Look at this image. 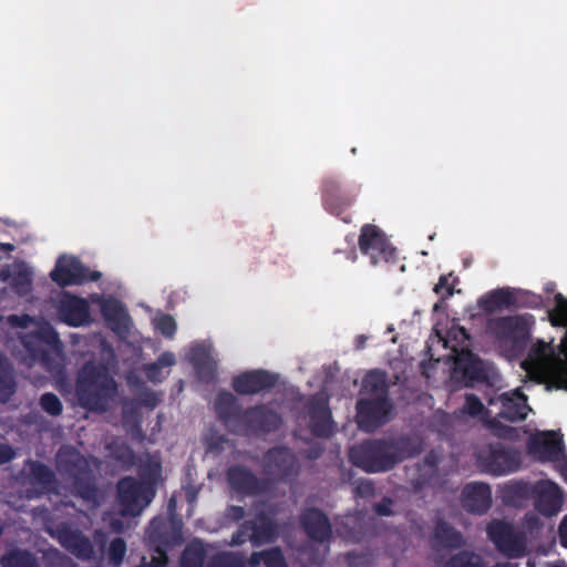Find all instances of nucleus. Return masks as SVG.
<instances>
[{"instance_id": "nucleus-32", "label": "nucleus", "mask_w": 567, "mask_h": 567, "mask_svg": "<svg viewBox=\"0 0 567 567\" xmlns=\"http://www.w3.org/2000/svg\"><path fill=\"white\" fill-rule=\"evenodd\" d=\"M515 302V291L509 288H498L482 296L477 305L484 312L493 313L502 308H512Z\"/></svg>"}, {"instance_id": "nucleus-64", "label": "nucleus", "mask_w": 567, "mask_h": 567, "mask_svg": "<svg viewBox=\"0 0 567 567\" xmlns=\"http://www.w3.org/2000/svg\"><path fill=\"white\" fill-rule=\"evenodd\" d=\"M146 377L152 382H158L162 380V370H152V363L145 368Z\"/></svg>"}, {"instance_id": "nucleus-57", "label": "nucleus", "mask_w": 567, "mask_h": 567, "mask_svg": "<svg viewBox=\"0 0 567 567\" xmlns=\"http://www.w3.org/2000/svg\"><path fill=\"white\" fill-rule=\"evenodd\" d=\"M393 499L390 497H383L381 502L373 505V511L379 516H392Z\"/></svg>"}, {"instance_id": "nucleus-61", "label": "nucleus", "mask_w": 567, "mask_h": 567, "mask_svg": "<svg viewBox=\"0 0 567 567\" xmlns=\"http://www.w3.org/2000/svg\"><path fill=\"white\" fill-rule=\"evenodd\" d=\"M14 457L12 447L8 444H0V465L10 462Z\"/></svg>"}, {"instance_id": "nucleus-60", "label": "nucleus", "mask_w": 567, "mask_h": 567, "mask_svg": "<svg viewBox=\"0 0 567 567\" xmlns=\"http://www.w3.org/2000/svg\"><path fill=\"white\" fill-rule=\"evenodd\" d=\"M159 556L152 557L151 561L147 563V567H168V557L165 551L157 548Z\"/></svg>"}, {"instance_id": "nucleus-17", "label": "nucleus", "mask_w": 567, "mask_h": 567, "mask_svg": "<svg viewBox=\"0 0 567 567\" xmlns=\"http://www.w3.org/2000/svg\"><path fill=\"white\" fill-rule=\"evenodd\" d=\"M299 523L307 537L315 543L329 542L332 526L329 517L317 507H307L299 515Z\"/></svg>"}, {"instance_id": "nucleus-22", "label": "nucleus", "mask_w": 567, "mask_h": 567, "mask_svg": "<svg viewBox=\"0 0 567 567\" xmlns=\"http://www.w3.org/2000/svg\"><path fill=\"white\" fill-rule=\"evenodd\" d=\"M244 527H249V540L254 547L275 542L279 534L277 522L264 511L256 514L254 519L245 520Z\"/></svg>"}, {"instance_id": "nucleus-45", "label": "nucleus", "mask_w": 567, "mask_h": 567, "mask_svg": "<svg viewBox=\"0 0 567 567\" xmlns=\"http://www.w3.org/2000/svg\"><path fill=\"white\" fill-rule=\"evenodd\" d=\"M39 405L43 412L51 416H59L63 412V404L59 396L52 392H45L40 396Z\"/></svg>"}, {"instance_id": "nucleus-33", "label": "nucleus", "mask_w": 567, "mask_h": 567, "mask_svg": "<svg viewBox=\"0 0 567 567\" xmlns=\"http://www.w3.org/2000/svg\"><path fill=\"white\" fill-rule=\"evenodd\" d=\"M189 360L202 380L210 381L215 377V362L210 358L208 350L203 346H196L190 349Z\"/></svg>"}, {"instance_id": "nucleus-56", "label": "nucleus", "mask_w": 567, "mask_h": 567, "mask_svg": "<svg viewBox=\"0 0 567 567\" xmlns=\"http://www.w3.org/2000/svg\"><path fill=\"white\" fill-rule=\"evenodd\" d=\"M176 363L175 354L173 352H163L158 355L157 360L152 363V370H162L169 368Z\"/></svg>"}, {"instance_id": "nucleus-27", "label": "nucleus", "mask_w": 567, "mask_h": 567, "mask_svg": "<svg viewBox=\"0 0 567 567\" xmlns=\"http://www.w3.org/2000/svg\"><path fill=\"white\" fill-rule=\"evenodd\" d=\"M535 508L546 517L557 515L563 506V492L555 483H547L535 492Z\"/></svg>"}, {"instance_id": "nucleus-48", "label": "nucleus", "mask_w": 567, "mask_h": 567, "mask_svg": "<svg viewBox=\"0 0 567 567\" xmlns=\"http://www.w3.org/2000/svg\"><path fill=\"white\" fill-rule=\"evenodd\" d=\"M461 414H465L472 417H476L487 412L481 399L474 393H467L465 395V402L460 410Z\"/></svg>"}, {"instance_id": "nucleus-25", "label": "nucleus", "mask_w": 567, "mask_h": 567, "mask_svg": "<svg viewBox=\"0 0 567 567\" xmlns=\"http://www.w3.org/2000/svg\"><path fill=\"white\" fill-rule=\"evenodd\" d=\"M501 411L497 416L509 422L524 421L528 414L527 396L520 391L506 392L498 398Z\"/></svg>"}, {"instance_id": "nucleus-38", "label": "nucleus", "mask_w": 567, "mask_h": 567, "mask_svg": "<svg viewBox=\"0 0 567 567\" xmlns=\"http://www.w3.org/2000/svg\"><path fill=\"white\" fill-rule=\"evenodd\" d=\"M16 392L13 370L0 352V402H7Z\"/></svg>"}, {"instance_id": "nucleus-2", "label": "nucleus", "mask_w": 567, "mask_h": 567, "mask_svg": "<svg viewBox=\"0 0 567 567\" xmlns=\"http://www.w3.org/2000/svg\"><path fill=\"white\" fill-rule=\"evenodd\" d=\"M215 411L219 421L236 435L260 436L274 433L282 425V417L266 404L243 409L230 392L221 391L215 399Z\"/></svg>"}, {"instance_id": "nucleus-14", "label": "nucleus", "mask_w": 567, "mask_h": 567, "mask_svg": "<svg viewBox=\"0 0 567 567\" xmlns=\"http://www.w3.org/2000/svg\"><path fill=\"white\" fill-rule=\"evenodd\" d=\"M27 475L30 488L27 489L29 498H39L44 495L59 493V481L54 471L40 461H28Z\"/></svg>"}, {"instance_id": "nucleus-13", "label": "nucleus", "mask_w": 567, "mask_h": 567, "mask_svg": "<svg viewBox=\"0 0 567 567\" xmlns=\"http://www.w3.org/2000/svg\"><path fill=\"white\" fill-rule=\"evenodd\" d=\"M229 487L243 496H258L268 492L269 481L258 477L245 465H233L226 472Z\"/></svg>"}, {"instance_id": "nucleus-52", "label": "nucleus", "mask_w": 567, "mask_h": 567, "mask_svg": "<svg viewBox=\"0 0 567 567\" xmlns=\"http://www.w3.org/2000/svg\"><path fill=\"white\" fill-rule=\"evenodd\" d=\"M523 528L530 535H537L543 528V522L537 514L528 512L524 515L522 520Z\"/></svg>"}, {"instance_id": "nucleus-26", "label": "nucleus", "mask_w": 567, "mask_h": 567, "mask_svg": "<svg viewBox=\"0 0 567 567\" xmlns=\"http://www.w3.org/2000/svg\"><path fill=\"white\" fill-rule=\"evenodd\" d=\"M63 347H42L41 344L30 343L25 349L24 361L32 367L40 364L44 370L53 372L60 367Z\"/></svg>"}, {"instance_id": "nucleus-51", "label": "nucleus", "mask_w": 567, "mask_h": 567, "mask_svg": "<svg viewBox=\"0 0 567 567\" xmlns=\"http://www.w3.org/2000/svg\"><path fill=\"white\" fill-rule=\"evenodd\" d=\"M264 565L266 567H288L284 553L279 547L264 550Z\"/></svg>"}, {"instance_id": "nucleus-40", "label": "nucleus", "mask_w": 567, "mask_h": 567, "mask_svg": "<svg viewBox=\"0 0 567 567\" xmlns=\"http://www.w3.org/2000/svg\"><path fill=\"white\" fill-rule=\"evenodd\" d=\"M162 474V465L157 461L146 460L138 466L140 483L154 488Z\"/></svg>"}, {"instance_id": "nucleus-37", "label": "nucleus", "mask_w": 567, "mask_h": 567, "mask_svg": "<svg viewBox=\"0 0 567 567\" xmlns=\"http://www.w3.org/2000/svg\"><path fill=\"white\" fill-rule=\"evenodd\" d=\"M122 423L131 432H141L142 412L138 401L126 399L122 403Z\"/></svg>"}, {"instance_id": "nucleus-21", "label": "nucleus", "mask_w": 567, "mask_h": 567, "mask_svg": "<svg viewBox=\"0 0 567 567\" xmlns=\"http://www.w3.org/2000/svg\"><path fill=\"white\" fill-rule=\"evenodd\" d=\"M430 543L436 550H456L463 548L466 540L463 533L451 523L437 518L430 535Z\"/></svg>"}, {"instance_id": "nucleus-8", "label": "nucleus", "mask_w": 567, "mask_h": 567, "mask_svg": "<svg viewBox=\"0 0 567 567\" xmlns=\"http://www.w3.org/2000/svg\"><path fill=\"white\" fill-rule=\"evenodd\" d=\"M358 245L361 254L369 257L372 266L395 258V248L384 231L375 225L364 224L361 227Z\"/></svg>"}, {"instance_id": "nucleus-59", "label": "nucleus", "mask_w": 567, "mask_h": 567, "mask_svg": "<svg viewBox=\"0 0 567 567\" xmlns=\"http://www.w3.org/2000/svg\"><path fill=\"white\" fill-rule=\"evenodd\" d=\"M245 508L243 506L229 505L226 508V517L233 522H239L245 517Z\"/></svg>"}, {"instance_id": "nucleus-20", "label": "nucleus", "mask_w": 567, "mask_h": 567, "mask_svg": "<svg viewBox=\"0 0 567 567\" xmlns=\"http://www.w3.org/2000/svg\"><path fill=\"white\" fill-rule=\"evenodd\" d=\"M58 313L70 327H81L91 322L89 302L79 296L65 295L59 302Z\"/></svg>"}, {"instance_id": "nucleus-18", "label": "nucleus", "mask_w": 567, "mask_h": 567, "mask_svg": "<svg viewBox=\"0 0 567 567\" xmlns=\"http://www.w3.org/2000/svg\"><path fill=\"white\" fill-rule=\"evenodd\" d=\"M527 453L539 462L558 460L563 452L561 439L554 431L532 435L526 443Z\"/></svg>"}, {"instance_id": "nucleus-55", "label": "nucleus", "mask_w": 567, "mask_h": 567, "mask_svg": "<svg viewBox=\"0 0 567 567\" xmlns=\"http://www.w3.org/2000/svg\"><path fill=\"white\" fill-rule=\"evenodd\" d=\"M137 401L141 404V408L145 406L147 409L153 410L157 406L161 399L158 398L156 392L151 391V390H145L141 393Z\"/></svg>"}, {"instance_id": "nucleus-1", "label": "nucleus", "mask_w": 567, "mask_h": 567, "mask_svg": "<svg viewBox=\"0 0 567 567\" xmlns=\"http://www.w3.org/2000/svg\"><path fill=\"white\" fill-rule=\"evenodd\" d=\"M422 442L409 434L364 440L349 451L350 462L365 473L378 474L392 471L399 464L419 455Z\"/></svg>"}, {"instance_id": "nucleus-35", "label": "nucleus", "mask_w": 567, "mask_h": 567, "mask_svg": "<svg viewBox=\"0 0 567 567\" xmlns=\"http://www.w3.org/2000/svg\"><path fill=\"white\" fill-rule=\"evenodd\" d=\"M22 343L24 349H28L30 343L41 344L42 347H63L59 333L50 324H45L33 333L27 334Z\"/></svg>"}, {"instance_id": "nucleus-3", "label": "nucleus", "mask_w": 567, "mask_h": 567, "mask_svg": "<svg viewBox=\"0 0 567 567\" xmlns=\"http://www.w3.org/2000/svg\"><path fill=\"white\" fill-rule=\"evenodd\" d=\"M74 390L81 408L102 414L117 396L118 384L105 363L89 360L76 373Z\"/></svg>"}, {"instance_id": "nucleus-6", "label": "nucleus", "mask_w": 567, "mask_h": 567, "mask_svg": "<svg viewBox=\"0 0 567 567\" xmlns=\"http://www.w3.org/2000/svg\"><path fill=\"white\" fill-rule=\"evenodd\" d=\"M116 492L122 516H138L155 497V488L145 486L133 476L122 477L116 484Z\"/></svg>"}, {"instance_id": "nucleus-30", "label": "nucleus", "mask_w": 567, "mask_h": 567, "mask_svg": "<svg viewBox=\"0 0 567 567\" xmlns=\"http://www.w3.org/2000/svg\"><path fill=\"white\" fill-rule=\"evenodd\" d=\"M439 462L440 458L433 451L424 456L423 462L419 464V475L412 480V485L415 491H421L425 487H434L436 485Z\"/></svg>"}, {"instance_id": "nucleus-47", "label": "nucleus", "mask_w": 567, "mask_h": 567, "mask_svg": "<svg viewBox=\"0 0 567 567\" xmlns=\"http://www.w3.org/2000/svg\"><path fill=\"white\" fill-rule=\"evenodd\" d=\"M515 300L516 302L513 307L530 309L540 308L544 301L540 295L524 290H518L515 292Z\"/></svg>"}, {"instance_id": "nucleus-4", "label": "nucleus", "mask_w": 567, "mask_h": 567, "mask_svg": "<svg viewBox=\"0 0 567 567\" xmlns=\"http://www.w3.org/2000/svg\"><path fill=\"white\" fill-rule=\"evenodd\" d=\"M59 473L70 481L73 494L81 499L99 504L100 493L89 460L74 447L60 449L56 454Z\"/></svg>"}, {"instance_id": "nucleus-15", "label": "nucleus", "mask_w": 567, "mask_h": 567, "mask_svg": "<svg viewBox=\"0 0 567 567\" xmlns=\"http://www.w3.org/2000/svg\"><path fill=\"white\" fill-rule=\"evenodd\" d=\"M309 429L313 436L327 439L333 432V421L329 408V398L322 393H315L307 402Z\"/></svg>"}, {"instance_id": "nucleus-24", "label": "nucleus", "mask_w": 567, "mask_h": 567, "mask_svg": "<svg viewBox=\"0 0 567 567\" xmlns=\"http://www.w3.org/2000/svg\"><path fill=\"white\" fill-rule=\"evenodd\" d=\"M324 208L333 215H341L354 202V195L344 189L337 178H327L322 186Z\"/></svg>"}, {"instance_id": "nucleus-5", "label": "nucleus", "mask_w": 567, "mask_h": 567, "mask_svg": "<svg viewBox=\"0 0 567 567\" xmlns=\"http://www.w3.org/2000/svg\"><path fill=\"white\" fill-rule=\"evenodd\" d=\"M476 462L482 472L503 476L518 471L522 457L516 449L497 442L481 446L476 451Z\"/></svg>"}, {"instance_id": "nucleus-29", "label": "nucleus", "mask_w": 567, "mask_h": 567, "mask_svg": "<svg viewBox=\"0 0 567 567\" xmlns=\"http://www.w3.org/2000/svg\"><path fill=\"white\" fill-rule=\"evenodd\" d=\"M454 369L470 382H481L486 379L483 361L468 349H463L457 353L454 361Z\"/></svg>"}, {"instance_id": "nucleus-63", "label": "nucleus", "mask_w": 567, "mask_h": 567, "mask_svg": "<svg viewBox=\"0 0 567 567\" xmlns=\"http://www.w3.org/2000/svg\"><path fill=\"white\" fill-rule=\"evenodd\" d=\"M261 561L264 563V550L254 551L246 564H248L250 567H258Z\"/></svg>"}, {"instance_id": "nucleus-31", "label": "nucleus", "mask_w": 567, "mask_h": 567, "mask_svg": "<svg viewBox=\"0 0 567 567\" xmlns=\"http://www.w3.org/2000/svg\"><path fill=\"white\" fill-rule=\"evenodd\" d=\"M553 348L549 343L537 340L529 349L527 357L522 361V368L529 374L542 371L550 357Z\"/></svg>"}, {"instance_id": "nucleus-42", "label": "nucleus", "mask_w": 567, "mask_h": 567, "mask_svg": "<svg viewBox=\"0 0 567 567\" xmlns=\"http://www.w3.org/2000/svg\"><path fill=\"white\" fill-rule=\"evenodd\" d=\"M11 285L18 295H28L32 287V272L25 266H20L12 276Z\"/></svg>"}, {"instance_id": "nucleus-43", "label": "nucleus", "mask_w": 567, "mask_h": 567, "mask_svg": "<svg viewBox=\"0 0 567 567\" xmlns=\"http://www.w3.org/2000/svg\"><path fill=\"white\" fill-rule=\"evenodd\" d=\"M556 307L548 311L553 327H567V299L561 295L555 296Z\"/></svg>"}, {"instance_id": "nucleus-11", "label": "nucleus", "mask_w": 567, "mask_h": 567, "mask_svg": "<svg viewBox=\"0 0 567 567\" xmlns=\"http://www.w3.org/2000/svg\"><path fill=\"white\" fill-rule=\"evenodd\" d=\"M393 404L390 398H367L357 402V419L360 427L374 430L391 419Z\"/></svg>"}, {"instance_id": "nucleus-7", "label": "nucleus", "mask_w": 567, "mask_h": 567, "mask_svg": "<svg viewBox=\"0 0 567 567\" xmlns=\"http://www.w3.org/2000/svg\"><path fill=\"white\" fill-rule=\"evenodd\" d=\"M488 539L504 557L513 559L525 556L527 542L524 532H517L505 520H493L486 528Z\"/></svg>"}, {"instance_id": "nucleus-41", "label": "nucleus", "mask_w": 567, "mask_h": 567, "mask_svg": "<svg viewBox=\"0 0 567 567\" xmlns=\"http://www.w3.org/2000/svg\"><path fill=\"white\" fill-rule=\"evenodd\" d=\"M206 551L202 545L186 546L181 557V567H204Z\"/></svg>"}, {"instance_id": "nucleus-58", "label": "nucleus", "mask_w": 567, "mask_h": 567, "mask_svg": "<svg viewBox=\"0 0 567 567\" xmlns=\"http://www.w3.org/2000/svg\"><path fill=\"white\" fill-rule=\"evenodd\" d=\"M249 527H244V523H241L239 528L233 534L230 544L234 546H240L249 539Z\"/></svg>"}, {"instance_id": "nucleus-54", "label": "nucleus", "mask_w": 567, "mask_h": 567, "mask_svg": "<svg viewBox=\"0 0 567 567\" xmlns=\"http://www.w3.org/2000/svg\"><path fill=\"white\" fill-rule=\"evenodd\" d=\"M354 493L357 496L361 498L372 497L375 493V487L372 481L370 480H361L357 483L354 487Z\"/></svg>"}, {"instance_id": "nucleus-23", "label": "nucleus", "mask_w": 567, "mask_h": 567, "mask_svg": "<svg viewBox=\"0 0 567 567\" xmlns=\"http://www.w3.org/2000/svg\"><path fill=\"white\" fill-rule=\"evenodd\" d=\"M464 509L472 514L483 515L492 505V491L488 484L470 483L464 486L461 495Z\"/></svg>"}, {"instance_id": "nucleus-53", "label": "nucleus", "mask_w": 567, "mask_h": 567, "mask_svg": "<svg viewBox=\"0 0 567 567\" xmlns=\"http://www.w3.org/2000/svg\"><path fill=\"white\" fill-rule=\"evenodd\" d=\"M156 328L163 336L172 338L176 331V322L171 315H164L157 320Z\"/></svg>"}, {"instance_id": "nucleus-50", "label": "nucleus", "mask_w": 567, "mask_h": 567, "mask_svg": "<svg viewBox=\"0 0 567 567\" xmlns=\"http://www.w3.org/2000/svg\"><path fill=\"white\" fill-rule=\"evenodd\" d=\"M458 282L456 277H453L452 274L442 275L439 278V281L433 288V291L445 298H450L454 293V287Z\"/></svg>"}, {"instance_id": "nucleus-34", "label": "nucleus", "mask_w": 567, "mask_h": 567, "mask_svg": "<svg viewBox=\"0 0 567 567\" xmlns=\"http://www.w3.org/2000/svg\"><path fill=\"white\" fill-rule=\"evenodd\" d=\"M361 392L370 398H388L389 385L385 373L380 370L369 371L362 380Z\"/></svg>"}, {"instance_id": "nucleus-12", "label": "nucleus", "mask_w": 567, "mask_h": 567, "mask_svg": "<svg viewBox=\"0 0 567 567\" xmlns=\"http://www.w3.org/2000/svg\"><path fill=\"white\" fill-rule=\"evenodd\" d=\"M264 470L277 480L286 482L298 475V460L288 446H274L264 454Z\"/></svg>"}, {"instance_id": "nucleus-19", "label": "nucleus", "mask_w": 567, "mask_h": 567, "mask_svg": "<svg viewBox=\"0 0 567 567\" xmlns=\"http://www.w3.org/2000/svg\"><path fill=\"white\" fill-rule=\"evenodd\" d=\"M56 534L61 546L76 558L90 560L94 557L92 542L80 529L62 524L56 528Z\"/></svg>"}, {"instance_id": "nucleus-28", "label": "nucleus", "mask_w": 567, "mask_h": 567, "mask_svg": "<svg viewBox=\"0 0 567 567\" xmlns=\"http://www.w3.org/2000/svg\"><path fill=\"white\" fill-rule=\"evenodd\" d=\"M101 312L106 326L115 333L128 332L130 316L123 303L114 298L106 299L101 305Z\"/></svg>"}, {"instance_id": "nucleus-9", "label": "nucleus", "mask_w": 567, "mask_h": 567, "mask_svg": "<svg viewBox=\"0 0 567 567\" xmlns=\"http://www.w3.org/2000/svg\"><path fill=\"white\" fill-rule=\"evenodd\" d=\"M489 330L501 341L511 342L512 349L522 352L528 344L530 332L523 316H504L488 321Z\"/></svg>"}, {"instance_id": "nucleus-10", "label": "nucleus", "mask_w": 567, "mask_h": 567, "mask_svg": "<svg viewBox=\"0 0 567 567\" xmlns=\"http://www.w3.org/2000/svg\"><path fill=\"white\" fill-rule=\"evenodd\" d=\"M101 272L90 270L76 257L62 256L56 260L53 270L50 272L51 279L60 287L80 286L86 282L100 280Z\"/></svg>"}, {"instance_id": "nucleus-46", "label": "nucleus", "mask_w": 567, "mask_h": 567, "mask_svg": "<svg viewBox=\"0 0 567 567\" xmlns=\"http://www.w3.org/2000/svg\"><path fill=\"white\" fill-rule=\"evenodd\" d=\"M535 492L536 488L532 486L529 483L525 482H515L513 484L507 485L505 488L506 497L518 501L529 498Z\"/></svg>"}, {"instance_id": "nucleus-16", "label": "nucleus", "mask_w": 567, "mask_h": 567, "mask_svg": "<svg viewBox=\"0 0 567 567\" xmlns=\"http://www.w3.org/2000/svg\"><path fill=\"white\" fill-rule=\"evenodd\" d=\"M278 377L267 370H251L235 375L231 380L233 390L239 395H252L272 389Z\"/></svg>"}, {"instance_id": "nucleus-62", "label": "nucleus", "mask_w": 567, "mask_h": 567, "mask_svg": "<svg viewBox=\"0 0 567 567\" xmlns=\"http://www.w3.org/2000/svg\"><path fill=\"white\" fill-rule=\"evenodd\" d=\"M560 545L567 548V515L563 518L558 527Z\"/></svg>"}, {"instance_id": "nucleus-39", "label": "nucleus", "mask_w": 567, "mask_h": 567, "mask_svg": "<svg viewBox=\"0 0 567 567\" xmlns=\"http://www.w3.org/2000/svg\"><path fill=\"white\" fill-rule=\"evenodd\" d=\"M207 567H246V560L240 553L219 551L210 557Z\"/></svg>"}, {"instance_id": "nucleus-36", "label": "nucleus", "mask_w": 567, "mask_h": 567, "mask_svg": "<svg viewBox=\"0 0 567 567\" xmlns=\"http://www.w3.org/2000/svg\"><path fill=\"white\" fill-rule=\"evenodd\" d=\"M2 567H41L37 556L28 549L14 548L1 557Z\"/></svg>"}, {"instance_id": "nucleus-44", "label": "nucleus", "mask_w": 567, "mask_h": 567, "mask_svg": "<svg viewBox=\"0 0 567 567\" xmlns=\"http://www.w3.org/2000/svg\"><path fill=\"white\" fill-rule=\"evenodd\" d=\"M126 542L121 537L114 538L109 546V565L111 567H121L126 555Z\"/></svg>"}, {"instance_id": "nucleus-49", "label": "nucleus", "mask_w": 567, "mask_h": 567, "mask_svg": "<svg viewBox=\"0 0 567 567\" xmlns=\"http://www.w3.org/2000/svg\"><path fill=\"white\" fill-rule=\"evenodd\" d=\"M488 429L491 433L498 439L508 441H516L518 439V432L515 427L505 425L497 419L488 421Z\"/></svg>"}]
</instances>
